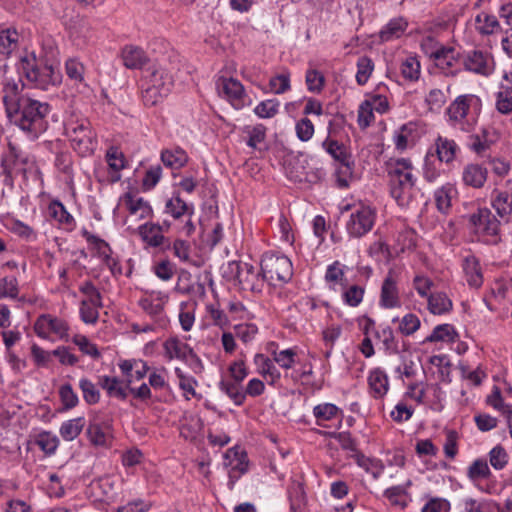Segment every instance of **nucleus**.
Instances as JSON below:
<instances>
[{"label":"nucleus","mask_w":512,"mask_h":512,"mask_svg":"<svg viewBox=\"0 0 512 512\" xmlns=\"http://www.w3.org/2000/svg\"><path fill=\"white\" fill-rule=\"evenodd\" d=\"M290 509L293 512H306L307 498L301 483H293L288 490Z\"/></svg>","instance_id":"nucleus-31"},{"label":"nucleus","mask_w":512,"mask_h":512,"mask_svg":"<svg viewBox=\"0 0 512 512\" xmlns=\"http://www.w3.org/2000/svg\"><path fill=\"white\" fill-rule=\"evenodd\" d=\"M326 152L337 162L336 182L339 188H346L353 176L354 160L344 144L327 138L322 143Z\"/></svg>","instance_id":"nucleus-4"},{"label":"nucleus","mask_w":512,"mask_h":512,"mask_svg":"<svg viewBox=\"0 0 512 512\" xmlns=\"http://www.w3.org/2000/svg\"><path fill=\"white\" fill-rule=\"evenodd\" d=\"M458 338V333L451 324H441L436 326L432 333L426 337L425 342H454Z\"/></svg>","instance_id":"nucleus-35"},{"label":"nucleus","mask_w":512,"mask_h":512,"mask_svg":"<svg viewBox=\"0 0 512 512\" xmlns=\"http://www.w3.org/2000/svg\"><path fill=\"white\" fill-rule=\"evenodd\" d=\"M428 310L434 315H442L452 310L453 304L444 292H434L427 298Z\"/></svg>","instance_id":"nucleus-27"},{"label":"nucleus","mask_w":512,"mask_h":512,"mask_svg":"<svg viewBox=\"0 0 512 512\" xmlns=\"http://www.w3.org/2000/svg\"><path fill=\"white\" fill-rule=\"evenodd\" d=\"M374 221V211L368 206H361L350 214L346 224L347 232L351 237L360 238L372 229Z\"/></svg>","instance_id":"nucleus-8"},{"label":"nucleus","mask_w":512,"mask_h":512,"mask_svg":"<svg viewBox=\"0 0 512 512\" xmlns=\"http://www.w3.org/2000/svg\"><path fill=\"white\" fill-rule=\"evenodd\" d=\"M399 292L397 288V275L390 269L385 277L380 295V305L384 308H395L400 306Z\"/></svg>","instance_id":"nucleus-14"},{"label":"nucleus","mask_w":512,"mask_h":512,"mask_svg":"<svg viewBox=\"0 0 512 512\" xmlns=\"http://www.w3.org/2000/svg\"><path fill=\"white\" fill-rule=\"evenodd\" d=\"M79 386L83 393V398L88 404H96L100 399V393L96 386L88 379L82 378Z\"/></svg>","instance_id":"nucleus-60"},{"label":"nucleus","mask_w":512,"mask_h":512,"mask_svg":"<svg viewBox=\"0 0 512 512\" xmlns=\"http://www.w3.org/2000/svg\"><path fill=\"white\" fill-rule=\"evenodd\" d=\"M121 58L128 69H141L149 61L146 52L134 45L124 46L121 50Z\"/></svg>","instance_id":"nucleus-20"},{"label":"nucleus","mask_w":512,"mask_h":512,"mask_svg":"<svg viewBox=\"0 0 512 512\" xmlns=\"http://www.w3.org/2000/svg\"><path fill=\"white\" fill-rule=\"evenodd\" d=\"M124 201L131 215H136L139 219L151 216L152 208L143 198L135 199L131 193H126Z\"/></svg>","instance_id":"nucleus-30"},{"label":"nucleus","mask_w":512,"mask_h":512,"mask_svg":"<svg viewBox=\"0 0 512 512\" xmlns=\"http://www.w3.org/2000/svg\"><path fill=\"white\" fill-rule=\"evenodd\" d=\"M143 83L150 85L168 95L173 86L172 76L163 68L152 66L145 71Z\"/></svg>","instance_id":"nucleus-16"},{"label":"nucleus","mask_w":512,"mask_h":512,"mask_svg":"<svg viewBox=\"0 0 512 512\" xmlns=\"http://www.w3.org/2000/svg\"><path fill=\"white\" fill-rule=\"evenodd\" d=\"M407 495L406 488L402 485L390 487L384 491V497L388 499L391 505L406 507L407 503L404 499Z\"/></svg>","instance_id":"nucleus-49"},{"label":"nucleus","mask_w":512,"mask_h":512,"mask_svg":"<svg viewBox=\"0 0 512 512\" xmlns=\"http://www.w3.org/2000/svg\"><path fill=\"white\" fill-rule=\"evenodd\" d=\"M227 273L237 280L243 290L261 291L265 280L261 271L258 272L252 264L241 261L229 262Z\"/></svg>","instance_id":"nucleus-7"},{"label":"nucleus","mask_w":512,"mask_h":512,"mask_svg":"<svg viewBox=\"0 0 512 512\" xmlns=\"http://www.w3.org/2000/svg\"><path fill=\"white\" fill-rule=\"evenodd\" d=\"M161 160L165 166L172 169H179L187 163L188 156L183 149L177 147L172 150H163L161 153Z\"/></svg>","instance_id":"nucleus-34"},{"label":"nucleus","mask_w":512,"mask_h":512,"mask_svg":"<svg viewBox=\"0 0 512 512\" xmlns=\"http://www.w3.org/2000/svg\"><path fill=\"white\" fill-rule=\"evenodd\" d=\"M164 355L168 360L179 359L188 361L192 348L177 338H169L164 342Z\"/></svg>","instance_id":"nucleus-23"},{"label":"nucleus","mask_w":512,"mask_h":512,"mask_svg":"<svg viewBox=\"0 0 512 512\" xmlns=\"http://www.w3.org/2000/svg\"><path fill=\"white\" fill-rule=\"evenodd\" d=\"M450 191V188L441 187L434 193L436 207L441 213H447L451 207Z\"/></svg>","instance_id":"nucleus-63"},{"label":"nucleus","mask_w":512,"mask_h":512,"mask_svg":"<svg viewBox=\"0 0 512 512\" xmlns=\"http://www.w3.org/2000/svg\"><path fill=\"white\" fill-rule=\"evenodd\" d=\"M164 213L171 215L174 219H179L186 214L191 216L193 207H190L177 193L166 201Z\"/></svg>","instance_id":"nucleus-28"},{"label":"nucleus","mask_w":512,"mask_h":512,"mask_svg":"<svg viewBox=\"0 0 512 512\" xmlns=\"http://www.w3.org/2000/svg\"><path fill=\"white\" fill-rule=\"evenodd\" d=\"M219 95L226 98L235 109L245 106V89L240 81L232 77H219L216 82Z\"/></svg>","instance_id":"nucleus-10"},{"label":"nucleus","mask_w":512,"mask_h":512,"mask_svg":"<svg viewBox=\"0 0 512 512\" xmlns=\"http://www.w3.org/2000/svg\"><path fill=\"white\" fill-rule=\"evenodd\" d=\"M83 237L91 244H94L97 246V249L99 251L100 256L103 258L104 264L109 268L111 273L116 275L122 274V267L119 264L118 260L113 258L110 254L111 249L104 240L98 238L97 236L91 234L87 230L82 231Z\"/></svg>","instance_id":"nucleus-17"},{"label":"nucleus","mask_w":512,"mask_h":512,"mask_svg":"<svg viewBox=\"0 0 512 512\" xmlns=\"http://www.w3.org/2000/svg\"><path fill=\"white\" fill-rule=\"evenodd\" d=\"M175 374L179 380V387L184 391L186 399H190V397H196L197 393L195 390V386H197L198 382L192 376L186 375L180 368H175Z\"/></svg>","instance_id":"nucleus-46"},{"label":"nucleus","mask_w":512,"mask_h":512,"mask_svg":"<svg viewBox=\"0 0 512 512\" xmlns=\"http://www.w3.org/2000/svg\"><path fill=\"white\" fill-rule=\"evenodd\" d=\"M234 332L243 343H249L258 333V328L252 323H242L234 326Z\"/></svg>","instance_id":"nucleus-57"},{"label":"nucleus","mask_w":512,"mask_h":512,"mask_svg":"<svg viewBox=\"0 0 512 512\" xmlns=\"http://www.w3.org/2000/svg\"><path fill=\"white\" fill-rule=\"evenodd\" d=\"M100 307H102V305L92 304L88 301H81L80 316L82 321L88 324L96 323L99 317L98 308Z\"/></svg>","instance_id":"nucleus-55"},{"label":"nucleus","mask_w":512,"mask_h":512,"mask_svg":"<svg viewBox=\"0 0 512 512\" xmlns=\"http://www.w3.org/2000/svg\"><path fill=\"white\" fill-rule=\"evenodd\" d=\"M226 458L230 459V469L236 470L240 474H245L248 471L247 454L244 451L238 452L230 449L226 453Z\"/></svg>","instance_id":"nucleus-45"},{"label":"nucleus","mask_w":512,"mask_h":512,"mask_svg":"<svg viewBox=\"0 0 512 512\" xmlns=\"http://www.w3.org/2000/svg\"><path fill=\"white\" fill-rule=\"evenodd\" d=\"M374 70V63L368 56H361L357 61L356 81L359 85H365Z\"/></svg>","instance_id":"nucleus-44"},{"label":"nucleus","mask_w":512,"mask_h":512,"mask_svg":"<svg viewBox=\"0 0 512 512\" xmlns=\"http://www.w3.org/2000/svg\"><path fill=\"white\" fill-rule=\"evenodd\" d=\"M167 95L142 82V100L145 106H154Z\"/></svg>","instance_id":"nucleus-56"},{"label":"nucleus","mask_w":512,"mask_h":512,"mask_svg":"<svg viewBox=\"0 0 512 512\" xmlns=\"http://www.w3.org/2000/svg\"><path fill=\"white\" fill-rule=\"evenodd\" d=\"M85 424L83 417L74 418L62 423L60 427V435L66 441H72L77 438Z\"/></svg>","instance_id":"nucleus-40"},{"label":"nucleus","mask_w":512,"mask_h":512,"mask_svg":"<svg viewBox=\"0 0 512 512\" xmlns=\"http://www.w3.org/2000/svg\"><path fill=\"white\" fill-rule=\"evenodd\" d=\"M350 457L355 460L359 467L370 473L374 479H378L385 469L380 459L367 457L362 452L351 454Z\"/></svg>","instance_id":"nucleus-25"},{"label":"nucleus","mask_w":512,"mask_h":512,"mask_svg":"<svg viewBox=\"0 0 512 512\" xmlns=\"http://www.w3.org/2000/svg\"><path fill=\"white\" fill-rule=\"evenodd\" d=\"M34 330L41 338H47L50 332L55 333L60 338H64L68 335L67 323L49 314H42L37 318L34 324Z\"/></svg>","instance_id":"nucleus-11"},{"label":"nucleus","mask_w":512,"mask_h":512,"mask_svg":"<svg viewBox=\"0 0 512 512\" xmlns=\"http://www.w3.org/2000/svg\"><path fill=\"white\" fill-rule=\"evenodd\" d=\"M474 102H480V99L473 94L458 96L446 109L449 121L454 125L462 123L467 117L468 111Z\"/></svg>","instance_id":"nucleus-15"},{"label":"nucleus","mask_w":512,"mask_h":512,"mask_svg":"<svg viewBox=\"0 0 512 512\" xmlns=\"http://www.w3.org/2000/svg\"><path fill=\"white\" fill-rule=\"evenodd\" d=\"M279 106L280 103L277 99H268L260 102L254 112L260 118H272L278 113Z\"/></svg>","instance_id":"nucleus-51"},{"label":"nucleus","mask_w":512,"mask_h":512,"mask_svg":"<svg viewBox=\"0 0 512 512\" xmlns=\"http://www.w3.org/2000/svg\"><path fill=\"white\" fill-rule=\"evenodd\" d=\"M390 194L401 207H408L414 198L417 178L409 158H390L385 162Z\"/></svg>","instance_id":"nucleus-2"},{"label":"nucleus","mask_w":512,"mask_h":512,"mask_svg":"<svg viewBox=\"0 0 512 512\" xmlns=\"http://www.w3.org/2000/svg\"><path fill=\"white\" fill-rule=\"evenodd\" d=\"M121 383L116 377L102 376L99 378V385L107 391L109 396L125 400L127 393Z\"/></svg>","instance_id":"nucleus-39"},{"label":"nucleus","mask_w":512,"mask_h":512,"mask_svg":"<svg viewBox=\"0 0 512 512\" xmlns=\"http://www.w3.org/2000/svg\"><path fill=\"white\" fill-rule=\"evenodd\" d=\"M24 86L21 79H6L2 88L3 103L9 120L36 139L48 128L51 107L47 102L23 95Z\"/></svg>","instance_id":"nucleus-1"},{"label":"nucleus","mask_w":512,"mask_h":512,"mask_svg":"<svg viewBox=\"0 0 512 512\" xmlns=\"http://www.w3.org/2000/svg\"><path fill=\"white\" fill-rule=\"evenodd\" d=\"M35 443L45 454L51 455L56 451L59 441L56 436L42 432L37 436Z\"/></svg>","instance_id":"nucleus-53"},{"label":"nucleus","mask_w":512,"mask_h":512,"mask_svg":"<svg viewBox=\"0 0 512 512\" xmlns=\"http://www.w3.org/2000/svg\"><path fill=\"white\" fill-rule=\"evenodd\" d=\"M420 319L412 313H408L400 321L399 331L405 335L409 336L415 333L420 328Z\"/></svg>","instance_id":"nucleus-59"},{"label":"nucleus","mask_w":512,"mask_h":512,"mask_svg":"<svg viewBox=\"0 0 512 512\" xmlns=\"http://www.w3.org/2000/svg\"><path fill=\"white\" fill-rule=\"evenodd\" d=\"M49 215L61 225L72 226L74 219L58 200H53L48 206Z\"/></svg>","instance_id":"nucleus-41"},{"label":"nucleus","mask_w":512,"mask_h":512,"mask_svg":"<svg viewBox=\"0 0 512 512\" xmlns=\"http://www.w3.org/2000/svg\"><path fill=\"white\" fill-rule=\"evenodd\" d=\"M462 64L466 71L481 76H489L494 71L493 57L482 50L467 52L462 58Z\"/></svg>","instance_id":"nucleus-9"},{"label":"nucleus","mask_w":512,"mask_h":512,"mask_svg":"<svg viewBox=\"0 0 512 512\" xmlns=\"http://www.w3.org/2000/svg\"><path fill=\"white\" fill-rule=\"evenodd\" d=\"M338 414H342L341 410L332 403L319 404L313 408V415L318 425H323V422L337 417Z\"/></svg>","instance_id":"nucleus-42"},{"label":"nucleus","mask_w":512,"mask_h":512,"mask_svg":"<svg viewBox=\"0 0 512 512\" xmlns=\"http://www.w3.org/2000/svg\"><path fill=\"white\" fill-rule=\"evenodd\" d=\"M436 153L441 162L450 163L454 160L457 144L454 140L439 136L436 140Z\"/></svg>","instance_id":"nucleus-37"},{"label":"nucleus","mask_w":512,"mask_h":512,"mask_svg":"<svg viewBox=\"0 0 512 512\" xmlns=\"http://www.w3.org/2000/svg\"><path fill=\"white\" fill-rule=\"evenodd\" d=\"M476 30L481 35H492L500 29V23L496 16L482 12L475 18Z\"/></svg>","instance_id":"nucleus-33"},{"label":"nucleus","mask_w":512,"mask_h":512,"mask_svg":"<svg viewBox=\"0 0 512 512\" xmlns=\"http://www.w3.org/2000/svg\"><path fill=\"white\" fill-rule=\"evenodd\" d=\"M18 281L14 276H5L0 278V299L1 298H12L15 299L18 296Z\"/></svg>","instance_id":"nucleus-50"},{"label":"nucleus","mask_w":512,"mask_h":512,"mask_svg":"<svg viewBox=\"0 0 512 512\" xmlns=\"http://www.w3.org/2000/svg\"><path fill=\"white\" fill-rule=\"evenodd\" d=\"M368 383L375 398L383 397L388 391V377L380 368H376L370 372Z\"/></svg>","instance_id":"nucleus-29"},{"label":"nucleus","mask_w":512,"mask_h":512,"mask_svg":"<svg viewBox=\"0 0 512 512\" xmlns=\"http://www.w3.org/2000/svg\"><path fill=\"white\" fill-rule=\"evenodd\" d=\"M460 59V53L455 50L453 47H445L441 49L440 54L437 55L434 60L436 66L441 69L446 76L455 77L460 73V69L457 68L452 70L455 63Z\"/></svg>","instance_id":"nucleus-21"},{"label":"nucleus","mask_w":512,"mask_h":512,"mask_svg":"<svg viewBox=\"0 0 512 512\" xmlns=\"http://www.w3.org/2000/svg\"><path fill=\"white\" fill-rule=\"evenodd\" d=\"M401 74L409 81H417L420 76V62L414 56L407 57L401 64Z\"/></svg>","instance_id":"nucleus-47"},{"label":"nucleus","mask_w":512,"mask_h":512,"mask_svg":"<svg viewBox=\"0 0 512 512\" xmlns=\"http://www.w3.org/2000/svg\"><path fill=\"white\" fill-rule=\"evenodd\" d=\"M19 33L15 27L0 25V55L5 59L18 48Z\"/></svg>","instance_id":"nucleus-22"},{"label":"nucleus","mask_w":512,"mask_h":512,"mask_svg":"<svg viewBox=\"0 0 512 512\" xmlns=\"http://www.w3.org/2000/svg\"><path fill=\"white\" fill-rule=\"evenodd\" d=\"M66 135L72 148L81 156L93 153L96 142L90 123L86 120L66 125Z\"/></svg>","instance_id":"nucleus-6"},{"label":"nucleus","mask_w":512,"mask_h":512,"mask_svg":"<svg viewBox=\"0 0 512 512\" xmlns=\"http://www.w3.org/2000/svg\"><path fill=\"white\" fill-rule=\"evenodd\" d=\"M487 130L483 129L481 135L480 134H474L469 137V148L476 152L477 154H482L485 152L489 147L491 142L487 140Z\"/></svg>","instance_id":"nucleus-62"},{"label":"nucleus","mask_w":512,"mask_h":512,"mask_svg":"<svg viewBox=\"0 0 512 512\" xmlns=\"http://www.w3.org/2000/svg\"><path fill=\"white\" fill-rule=\"evenodd\" d=\"M262 278L274 282H288L293 276V267L290 259L277 252H266L261 258Z\"/></svg>","instance_id":"nucleus-5"},{"label":"nucleus","mask_w":512,"mask_h":512,"mask_svg":"<svg viewBox=\"0 0 512 512\" xmlns=\"http://www.w3.org/2000/svg\"><path fill=\"white\" fill-rule=\"evenodd\" d=\"M166 243L167 245L164 247V249H172L173 255L183 262L189 260L190 244L187 241L176 239L172 245L169 242Z\"/></svg>","instance_id":"nucleus-61"},{"label":"nucleus","mask_w":512,"mask_h":512,"mask_svg":"<svg viewBox=\"0 0 512 512\" xmlns=\"http://www.w3.org/2000/svg\"><path fill=\"white\" fill-rule=\"evenodd\" d=\"M434 286V282L429 277L418 274L413 279V287L419 294V296L423 298H428L431 288Z\"/></svg>","instance_id":"nucleus-64"},{"label":"nucleus","mask_w":512,"mask_h":512,"mask_svg":"<svg viewBox=\"0 0 512 512\" xmlns=\"http://www.w3.org/2000/svg\"><path fill=\"white\" fill-rule=\"evenodd\" d=\"M486 402L494 409L500 411L510 423L512 419V408L504 403L501 391L497 386H494L492 393L487 396Z\"/></svg>","instance_id":"nucleus-43"},{"label":"nucleus","mask_w":512,"mask_h":512,"mask_svg":"<svg viewBox=\"0 0 512 512\" xmlns=\"http://www.w3.org/2000/svg\"><path fill=\"white\" fill-rule=\"evenodd\" d=\"M87 435L93 445L106 446L112 438L111 420H100L98 417L93 418L88 425Z\"/></svg>","instance_id":"nucleus-13"},{"label":"nucleus","mask_w":512,"mask_h":512,"mask_svg":"<svg viewBox=\"0 0 512 512\" xmlns=\"http://www.w3.org/2000/svg\"><path fill=\"white\" fill-rule=\"evenodd\" d=\"M305 81L307 89L310 92L319 93L324 87L325 78L320 71L316 69H309L306 72Z\"/></svg>","instance_id":"nucleus-52"},{"label":"nucleus","mask_w":512,"mask_h":512,"mask_svg":"<svg viewBox=\"0 0 512 512\" xmlns=\"http://www.w3.org/2000/svg\"><path fill=\"white\" fill-rule=\"evenodd\" d=\"M219 389L224 392L237 406H241L245 401V392L242 383L233 380H221Z\"/></svg>","instance_id":"nucleus-32"},{"label":"nucleus","mask_w":512,"mask_h":512,"mask_svg":"<svg viewBox=\"0 0 512 512\" xmlns=\"http://www.w3.org/2000/svg\"><path fill=\"white\" fill-rule=\"evenodd\" d=\"M492 205L499 216L509 215L512 212V194L495 189L493 191Z\"/></svg>","instance_id":"nucleus-36"},{"label":"nucleus","mask_w":512,"mask_h":512,"mask_svg":"<svg viewBox=\"0 0 512 512\" xmlns=\"http://www.w3.org/2000/svg\"><path fill=\"white\" fill-rule=\"evenodd\" d=\"M463 269L467 277V282L471 287L478 288L483 283V277L478 259L469 255L465 257Z\"/></svg>","instance_id":"nucleus-26"},{"label":"nucleus","mask_w":512,"mask_h":512,"mask_svg":"<svg viewBox=\"0 0 512 512\" xmlns=\"http://www.w3.org/2000/svg\"><path fill=\"white\" fill-rule=\"evenodd\" d=\"M59 396L66 410L76 407L79 402L77 394L73 391V388L69 383L60 387Z\"/></svg>","instance_id":"nucleus-58"},{"label":"nucleus","mask_w":512,"mask_h":512,"mask_svg":"<svg viewBox=\"0 0 512 512\" xmlns=\"http://www.w3.org/2000/svg\"><path fill=\"white\" fill-rule=\"evenodd\" d=\"M9 229L12 233L27 241L35 240L37 236L36 232L32 227L16 218L10 219Z\"/></svg>","instance_id":"nucleus-48"},{"label":"nucleus","mask_w":512,"mask_h":512,"mask_svg":"<svg viewBox=\"0 0 512 512\" xmlns=\"http://www.w3.org/2000/svg\"><path fill=\"white\" fill-rule=\"evenodd\" d=\"M488 170L480 164L470 163L463 168L462 180L466 186L480 189L486 183Z\"/></svg>","instance_id":"nucleus-19"},{"label":"nucleus","mask_w":512,"mask_h":512,"mask_svg":"<svg viewBox=\"0 0 512 512\" xmlns=\"http://www.w3.org/2000/svg\"><path fill=\"white\" fill-rule=\"evenodd\" d=\"M469 221L476 233L496 236L499 232L500 223L489 209H479L477 213L470 216Z\"/></svg>","instance_id":"nucleus-12"},{"label":"nucleus","mask_w":512,"mask_h":512,"mask_svg":"<svg viewBox=\"0 0 512 512\" xmlns=\"http://www.w3.org/2000/svg\"><path fill=\"white\" fill-rule=\"evenodd\" d=\"M163 232V226L152 222H146L138 227V233L143 242L154 248L160 247L164 243L168 242V239L164 237Z\"/></svg>","instance_id":"nucleus-18"},{"label":"nucleus","mask_w":512,"mask_h":512,"mask_svg":"<svg viewBox=\"0 0 512 512\" xmlns=\"http://www.w3.org/2000/svg\"><path fill=\"white\" fill-rule=\"evenodd\" d=\"M374 120L373 103L370 100L363 101L358 109V125L366 129Z\"/></svg>","instance_id":"nucleus-54"},{"label":"nucleus","mask_w":512,"mask_h":512,"mask_svg":"<svg viewBox=\"0 0 512 512\" xmlns=\"http://www.w3.org/2000/svg\"><path fill=\"white\" fill-rule=\"evenodd\" d=\"M408 27L407 21L402 18L391 19L379 32V38L382 42H388L400 38Z\"/></svg>","instance_id":"nucleus-24"},{"label":"nucleus","mask_w":512,"mask_h":512,"mask_svg":"<svg viewBox=\"0 0 512 512\" xmlns=\"http://www.w3.org/2000/svg\"><path fill=\"white\" fill-rule=\"evenodd\" d=\"M18 70L35 88L48 90L61 83V73L52 64L39 62L34 55L20 59Z\"/></svg>","instance_id":"nucleus-3"},{"label":"nucleus","mask_w":512,"mask_h":512,"mask_svg":"<svg viewBox=\"0 0 512 512\" xmlns=\"http://www.w3.org/2000/svg\"><path fill=\"white\" fill-rule=\"evenodd\" d=\"M254 363L258 368V372L264 377L269 376L272 383L280 378V372L273 364V361L264 354H256L254 356Z\"/></svg>","instance_id":"nucleus-38"}]
</instances>
